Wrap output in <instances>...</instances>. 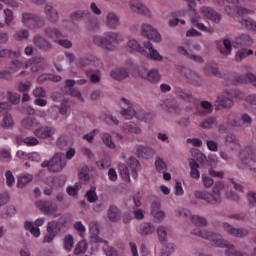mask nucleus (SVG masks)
Listing matches in <instances>:
<instances>
[{
	"instance_id": "1",
	"label": "nucleus",
	"mask_w": 256,
	"mask_h": 256,
	"mask_svg": "<svg viewBox=\"0 0 256 256\" xmlns=\"http://www.w3.org/2000/svg\"><path fill=\"white\" fill-rule=\"evenodd\" d=\"M212 247H220L225 250V255L227 256H256V249L253 254H247V252L237 250L233 244L228 240L224 239L221 234L213 233L209 239Z\"/></svg>"
},
{
	"instance_id": "27",
	"label": "nucleus",
	"mask_w": 256,
	"mask_h": 256,
	"mask_svg": "<svg viewBox=\"0 0 256 256\" xmlns=\"http://www.w3.org/2000/svg\"><path fill=\"white\" fill-rule=\"evenodd\" d=\"M123 103H125V105H128V108L122 110L121 115L122 117H124L125 119H133V117H135L136 112L135 109H133L132 107H130L131 102L125 98H122Z\"/></svg>"
},
{
	"instance_id": "57",
	"label": "nucleus",
	"mask_w": 256,
	"mask_h": 256,
	"mask_svg": "<svg viewBox=\"0 0 256 256\" xmlns=\"http://www.w3.org/2000/svg\"><path fill=\"white\" fill-rule=\"evenodd\" d=\"M93 65H95V61L89 58H82L78 62V67H80L81 69L85 67H93Z\"/></svg>"
},
{
	"instance_id": "32",
	"label": "nucleus",
	"mask_w": 256,
	"mask_h": 256,
	"mask_svg": "<svg viewBox=\"0 0 256 256\" xmlns=\"http://www.w3.org/2000/svg\"><path fill=\"white\" fill-rule=\"evenodd\" d=\"M33 181V175L31 174H24L18 177L17 187L19 189H23L26 185H29Z\"/></svg>"
},
{
	"instance_id": "22",
	"label": "nucleus",
	"mask_w": 256,
	"mask_h": 256,
	"mask_svg": "<svg viewBox=\"0 0 256 256\" xmlns=\"http://www.w3.org/2000/svg\"><path fill=\"white\" fill-rule=\"evenodd\" d=\"M45 14L48 20H50L52 23H57L59 20V12H57V9L53 7L52 5H46L45 6Z\"/></svg>"
},
{
	"instance_id": "55",
	"label": "nucleus",
	"mask_w": 256,
	"mask_h": 256,
	"mask_svg": "<svg viewBox=\"0 0 256 256\" xmlns=\"http://www.w3.org/2000/svg\"><path fill=\"white\" fill-rule=\"evenodd\" d=\"M79 179L81 181H84L85 183H87V181H89L90 177H89V167L88 166H83L80 171H79Z\"/></svg>"
},
{
	"instance_id": "24",
	"label": "nucleus",
	"mask_w": 256,
	"mask_h": 256,
	"mask_svg": "<svg viewBox=\"0 0 256 256\" xmlns=\"http://www.w3.org/2000/svg\"><path fill=\"white\" fill-rule=\"evenodd\" d=\"M1 127H3V129H13V127H15V119H13V115H11V113H4Z\"/></svg>"
},
{
	"instance_id": "59",
	"label": "nucleus",
	"mask_w": 256,
	"mask_h": 256,
	"mask_svg": "<svg viewBox=\"0 0 256 256\" xmlns=\"http://www.w3.org/2000/svg\"><path fill=\"white\" fill-rule=\"evenodd\" d=\"M32 95L37 99H41L47 96V92L45 91V89H43V87H37L33 90Z\"/></svg>"
},
{
	"instance_id": "25",
	"label": "nucleus",
	"mask_w": 256,
	"mask_h": 256,
	"mask_svg": "<svg viewBox=\"0 0 256 256\" xmlns=\"http://www.w3.org/2000/svg\"><path fill=\"white\" fill-rule=\"evenodd\" d=\"M111 77L116 81H123L129 77V71L125 68H117L111 72Z\"/></svg>"
},
{
	"instance_id": "35",
	"label": "nucleus",
	"mask_w": 256,
	"mask_h": 256,
	"mask_svg": "<svg viewBox=\"0 0 256 256\" xmlns=\"http://www.w3.org/2000/svg\"><path fill=\"white\" fill-rule=\"evenodd\" d=\"M212 234L213 232H209L201 228H196L192 231V235H195L196 237H200L201 239H206V241H209V239H211Z\"/></svg>"
},
{
	"instance_id": "49",
	"label": "nucleus",
	"mask_w": 256,
	"mask_h": 256,
	"mask_svg": "<svg viewBox=\"0 0 256 256\" xmlns=\"http://www.w3.org/2000/svg\"><path fill=\"white\" fill-rule=\"evenodd\" d=\"M25 228L27 229V231H30V233L34 235V237H39V235H41V230L37 228V226H35V224H33L32 222H26Z\"/></svg>"
},
{
	"instance_id": "56",
	"label": "nucleus",
	"mask_w": 256,
	"mask_h": 256,
	"mask_svg": "<svg viewBox=\"0 0 256 256\" xmlns=\"http://www.w3.org/2000/svg\"><path fill=\"white\" fill-rule=\"evenodd\" d=\"M154 29L155 28H153L149 24H142L140 27V31H141L142 35L147 38L149 37V35H151V33H153Z\"/></svg>"
},
{
	"instance_id": "41",
	"label": "nucleus",
	"mask_w": 256,
	"mask_h": 256,
	"mask_svg": "<svg viewBox=\"0 0 256 256\" xmlns=\"http://www.w3.org/2000/svg\"><path fill=\"white\" fill-rule=\"evenodd\" d=\"M119 172H120L122 179H124V181L131 183L129 167L126 164H119Z\"/></svg>"
},
{
	"instance_id": "36",
	"label": "nucleus",
	"mask_w": 256,
	"mask_h": 256,
	"mask_svg": "<svg viewBox=\"0 0 256 256\" xmlns=\"http://www.w3.org/2000/svg\"><path fill=\"white\" fill-rule=\"evenodd\" d=\"M249 55H253V50H249L247 48L238 50L236 52L235 61H237V63H241V61L246 57H249Z\"/></svg>"
},
{
	"instance_id": "45",
	"label": "nucleus",
	"mask_w": 256,
	"mask_h": 256,
	"mask_svg": "<svg viewBox=\"0 0 256 256\" xmlns=\"http://www.w3.org/2000/svg\"><path fill=\"white\" fill-rule=\"evenodd\" d=\"M14 39L16 41H25L29 39V30L27 29H20L14 34Z\"/></svg>"
},
{
	"instance_id": "15",
	"label": "nucleus",
	"mask_w": 256,
	"mask_h": 256,
	"mask_svg": "<svg viewBox=\"0 0 256 256\" xmlns=\"http://www.w3.org/2000/svg\"><path fill=\"white\" fill-rule=\"evenodd\" d=\"M71 19L73 21H83L84 19H91V21H96L97 18L91 15V12L88 10H78L71 14Z\"/></svg>"
},
{
	"instance_id": "64",
	"label": "nucleus",
	"mask_w": 256,
	"mask_h": 256,
	"mask_svg": "<svg viewBox=\"0 0 256 256\" xmlns=\"http://www.w3.org/2000/svg\"><path fill=\"white\" fill-rule=\"evenodd\" d=\"M249 207H256V193L250 192L247 196Z\"/></svg>"
},
{
	"instance_id": "7",
	"label": "nucleus",
	"mask_w": 256,
	"mask_h": 256,
	"mask_svg": "<svg viewBox=\"0 0 256 256\" xmlns=\"http://www.w3.org/2000/svg\"><path fill=\"white\" fill-rule=\"evenodd\" d=\"M35 205L44 215H51L55 218L59 217V214H57V210L59 209L57 203L49 200H38L35 202Z\"/></svg>"
},
{
	"instance_id": "23",
	"label": "nucleus",
	"mask_w": 256,
	"mask_h": 256,
	"mask_svg": "<svg viewBox=\"0 0 256 256\" xmlns=\"http://www.w3.org/2000/svg\"><path fill=\"white\" fill-rule=\"evenodd\" d=\"M189 167H190V177L192 179H199L201 177V172H199V162L195 159L189 160Z\"/></svg>"
},
{
	"instance_id": "52",
	"label": "nucleus",
	"mask_w": 256,
	"mask_h": 256,
	"mask_svg": "<svg viewBox=\"0 0 256 256\" xmlns=\"http://www.w3.org/2000/svg\"><path fill=\"white\" fill-rule=\"evenodd\" d=\"M86 251H87V242L85 240H82L77 243L74 253L75 255H81Z\"/></svg>"
},
{
	"instance_id": "14",
	"label": "nucleus",
	"mask_w": 256,
	"mask_h": 256,
	"mask_svg": "<svg viewBox=\"0 0 256 256\" xmlns=\"http://www.w3.org/2000/svg\"><path fill=\"white\" fill-rule=\"evenodd\" d=\"M105 25L109 29H117L121 25L119 15L115 14V12H109L105 18Z\"/></svg>"
},
{
	"instance_id": "3",
	"label": "nucleus",
	"mask_w": 256,
	"mask_h": 256,
	"mask_svg": "<svg viewBox=\"0 0 256 256\" xmlns=\"http://www.w3.org/2000/svg\"><path fill=\"white\" fill-rule=\"evenodd\" d=\"M223 189H225V184L221 181H218L214 183L212 194L207 191L197 190L194 192V197L196 199H202L210 205H217L218 203H221V191H223Z\"/></svg>"
},
{
	"instance_id": "19",
	"label": "nucleus",
	"mask_w": 256,
	"mask_h": 256,
	"mask_svg": "<svg viewBox=\"0 0 256 256\" xmlns=\"http://www.w3.org/2000/svg\"><path fill=\"white\" fill-rule=\"evenodd\" d=\"M145 49H148L149 57L152 61H163V56L159 54V51L153 47V44L148 41L144 42Z\"/></svg>"
},
{
	"instance_id": "20",
	"label": "nucleus",
	"mask_w": 256,
	"mask_h": 256,
	"mask_svg": "<svg viewBox=\"0 0 256 256\" xmlns=\"http://www.w3.org/2000/svg\"><path fill=\"white\" fill-rule=\"evenodd\" d=\"M136 152L138 157H142V159H151L155 155V150L148 146H138Z\"/></svg>"
},
{
	"instance_id": "44",
	"label": "nucleus",
	"mask_w": 256,
	"mask_h": 256,
	"mask_svg": "<svg viewBox=\"0 0 256 256\" xmlns=\"http://www.w3.org/2000/svg\"><path fill=\"white\" fill-rule=\"evenodd\" d=\"M45 34L47 37H50V39H61V37H63V34H61V32L56 28H46Z\"/></svg>"
},
{
	"instance_id": "16",
	"label": "nucleus",
	"mask_w": 256,
	"mask_h": 256,
	"mask_svg": "<svg viewBox=\"0 0 256 256\" xmlns=\"http://www.w3.org/2000/svg\"><path fill=\"white\" fill-rule=\"evenodd\" d=\"M137 231L139 235L142 236L153 235V233H155V225H153L151 222H143L138 225Z\"/></svg>"
},
{
	"instance_id": "43",
	"label": "nucleus",
	"mask_w": 256,
	"mask_h": 256,
	"mask_svg": "<svg viewBox=\"0 0 256 256\" xmlns=\"http://www.w3.org/2000/svg\"><path fill=\"white\" fill-rule=\"evenodd\" d=\"M191 221L194 225H197V227H207L208 225L207 219L199 215L192 216Z\"/></svg>"
},
{
	"instance_id": "46",
	"label": "nucleus",
	"mask_w": 256,
	"mask_h": 256,
	"mask_svg": "<svg viewBox=\"0 0 256 256\" xmlns=\"http://www.w3.org/2000/svg\"><path fill=\"white\" fill-rule=\"evenodd\" d=\"M129 49H131L132 51H137L138 53H147L143 47H141V44H139V42H137V40H129L127 43Z\"/></svg>"
},
{
	"instance_id": "9",
	"label": "nucleus",
	"mask_w": 256,
	"mask_h": 256,
	"mask_svg": "<svg viewBox=\"0 0 256 256\" xmlns=\"http://www.w3.org/2000/svg\"><path fill=\"white\" fill-rule=\"evenodd\" d=\"M130 9L134 13H137V15H144L145 17H149V15H151L149 8L145 7V5L139 2V0H131Z\"/></svg>"
},
{
	"instance_id": "42",
	"label": "nucleus",
	"mask_w": 256,
	"mask_h": 256,
	"mask_svg": "<svg viewBox=\"0 0 256 256\" xmlns=\"http://www.w3.org/2000/svg\"><path fill=\"white\" fill-rule=\"evenodd\" d=\"M215 125H217V119L214 117H208L200 124V127L202 129H213Z\"/></svg>"
},
{
	"instance_id": "61",
	"label": "nucleus",
	"mask_w": 256,
	"mask_h": 256,
	"mask_svg": "<svg viewBox=\"0 0 256 256\" xmlns=\"http://www.w3.org/2000/svg\"><path fill=\"white\" fill-rule=\"evenodd\" d=\"M57 227H58L57 221H51L48 223L47 232L50 233L51 235L57 236V231H58Z\"/></svg>"
},
{
	"instance_id": "28",
	"label": "nucleus",
	"mask_w": 256,
	"mask_h": 256,
	"mask_svg": "<svg viewBox=\"0 0 256 256\" xmlns=\"http://www.w3.org/2000/svg\"><path fill=\"white\" fill-rule=\"evenodd\" d=\"M101 141L105 145V147H108V149H116L117 146L115 145V142H113V138L111 137V134L107 132H102L100 134Z\"/></svg>"
},
{
	"instance_id": "40",
	"label": "nucleus",
	"mask_w": 256,
	"mask_h": 256,
	"mask_svg": "<svg viewBox=\"0 0 256 256\" xmlns=\"http://www.w3.org/2000/svg\"><path fill=\"white\" fill-rule=\"evenodd\" d=\"M200 107L204 109V111H199V115H211V113H213V104L209 101L200 102Z\"/></svg>"
},
{
	"instance_id": "30",
	"label": "nucleus",
	"mask_w": 256,
	"mask_h": 256,
	"mask_svg": "<svg viewBox=\"0 0 256 256\" xmlns=\"http://www.w3.org/2000/svg\"><path fill=\"white\" fill-rule=\"evenodd\" d=\"M124 133H135V135H141V128L134 122H130L122 127Z\"/></svg>"
},
{
	"instance_id": "60",
	"label": "nucleus",
	"mask_w": 256,
	"mask_h": 256,
	"mask_svg": "<svg viewBox=\"0 0 256 256\" xmlns=\"http://www.w3.org/2000/svg\"><path fill=\"white\" fill-rule=\"evenodd\" d=\"M155 167L157 171L161 172L167 169V164L165 163V161H163V159L158 157L156 158V161H155Z\"/></svg>"
},
{
	"instance_id": "62",
	"label": "nucleus",
	"mask_w": 256,
	"mask_h": 256,
	"mask_svg": "<svg viewBox=\"0 0 256 256\" xmlns=\"http://www.w3.org/2000/svg\"><path fill=\"white\" fill-rule=\"evenodd\" d=\"M157 234L159 237V240L163 243V241H167V230L163 226H159L157 228Z\"/></svg>"
},
{
	"instance_id": "58",
	"label": "nucleus",
	"mask_w": 256,
	"mask_h": 256,
	"mask_svg": "<svg viewBox=\"0 0 256 256\" xmlns=\"http://www.w3.org/2000/svg\"><path fill=\"white\" fill-rule=\"evenodd\" d=\"M4 23H6L7 25H11V23H13V19H15V17L13 16V12L11 11V9H5L4 10Z\"/></svg>"
},
{
	"instance_id": "39",
	"label": "nucleus",
	"mask_w": 256,
	"mask_h": 256,
	"mask_svg": "<svg viewBox=\"0 0 256 256\" xmlns=\"http://www.w3.org/2000/svg\"><path fill=\"white\" fill-rule=\"evenodd\" d=\"M128 166L132 169L134 177H137V171H141V164L139 163V160L133 157L129 158Z\"/></svg>"
},
{
	"instance_id": "33",
	"label": "nucleus",
	"mask_w": 256,
	"mask_h": 256,
	"mask_svg": "<svg viewBox=\"0 0 256 256\" xmlns=\"http://www.w3.org/2000/svg\"><path fill=\"white\" fill-rule=\"evenodd\" d=\"M144 79H147L150 83H159L161 81V75H159V71L150 70L147 72L146 76H143Z\"/></svg>"
},
{
	"instance_id": "21",
	"label": "nucleus",
	"mask_w": 256,
	"mask_h": 256,
	"mask_svg": "<svg viewBox=\"0 0 256 256\" xmlns=\"http://www.w3.org/2000/svg\"><path fill=\"white\" fill-rule=\"evenodd\" d=\"M191 23L194 27H196L200 31H204L205 33H213L214 32L213 28H209L201 22V16H199V15L192 17Z\"/></svg>"
},
{
	"instance_id": "47",
	"label": "nucleus",
	"mask_w": 256,
	"mask_h": 256,
	"mask_svg": "<svg viewBox=\"0 0 256 256\" xmlns=\"http://www.w3.org/2000/svg\"><path fill=\"white\" fill-rule=\"evenodd\" d=\"M240 116L235 112H230L228 114V123L232 125V127H239L241 123L239 122Z\"/></svg>"
},
{
	"instance_id": "34",
	"label": "nucleus",
	"mask_w": 256,
	"mask_h": 256,
	"mask_svg": "<svg viewBox=\"0 0 256 256\" xmlns=\"http://www.w3.org/2000/svg\"><path fill=\"white\" fill-rule=\"evenodd\" d=\"M56 145L58 149L66 150L71 147V141L67 136H60L56 141Z\"/></svg>"
},
{
	"instance_id": "26",
	"label": "nucleus",
	"mask_w": 256,
	"mask_h": 256,
	"mask_svg": "<svg viewBox=\"0 0 256 256\" xmlns=\"http://www.w3.org/2000/svg\"><path fill=\"white\" fill-rule=\"evenodd\" d=\"M202 13H204V15L208 17V19L214 21V23H219V21H221V17L219 16V14L212 8L204 7L202 8Z\"/></svg>"
},
{
	"instance_id": "10",
	"label": "nucleus",
	"mask_w": 256,
	"mask_h": 256,
	"mask_svg": "<svg viewBox=\"0 0 256 256\" xmlns=\"http://www.w3.org/2000/svg\"><path fill=\"white\" fill-rule=\"evenodd\" d=\"M151 215L156 223H161L165 219V211L161 210V202L155 201L151 205Z\"/></svg>"
},
{
	"instance_id": "37",
	"label": "nucleus",
	"mask_w": 256,
	"mask_h": 256,
	"mask_svg": "<svg viewBox=\"0 0 256 256\" xmlns=\"http://www.w3.org/2000/svg\"><path fill=\"white\" fill-rule=\"evenodd\" d=\"M22 126L24 127V129L31 130L35 129V127H39V123L35 118L28 117L22 121Z\"/></svg>"
},
{
	"instance_id": "29",
	"label": "nucleus",
	"mask_w": 256,
	"mask_h": 256,
	"mask_svg": "<svg viewBox=\"0 0 256 256\" xmlns=\"http://www.w3.org/2000/svg\"><path fill=\"white\" fill-rule=\"evenodd\" d=\"M239 23L246 29H249L250 31H256V22L253 21L248 16H242L239 18Z\"/></svg>"
},
{
	"instance_id": "12",
	"label": "nucleus",
	"mask_w": 256,
	"mask_h": 256,
	"mask_svg": "<svg viewBox=\"0 0 256 256\" xmlns=\"http://www.w3.org/2000/svg\"><path fill=\"white\" fill-rule=\"evenodd\" d=\"M13 67L7 68V70L0 72V79H11V73H17L19 69H23L24 64L19 60H15L12 63Z\"/></svg>"
},
{
	"instance_id": "4",
	"label": "nucleus",
	"mask_w": 256,
	"mask_h": 256,
	"mask_svg": "<svg viewBox=\"0 0 256 256\" xmlns=\"http://www.w3.org/2000/svg\"><path fill=\"white\" fill-rule=\"evenodd\" d=\"M66 166L67 160L65 159V155L63 153H56L50 161L45 160L41 164V167H47L51 173H59V171H63Z\"/></svg>"
},
{
	"instance_id": "6",
	"label": "nucleus",
	"mask_w": 256,
	"mask_h": 256,
	"mask_svg": "<svg viewBox=\"0 0 256 256\" xmlns=\"http://www.w3.org/2000/svg\"><path fill=\"white\" fill-rule=\"evenodd\" d=\"M222 229L229 235L230 237H235L236 239H245V237H249V230L246 228H237L231 225L229 222H223L221 224Z\"/></svg>"
},
{
	"instance_id": "8",
	"label": "nucleus",
	"mask_w": 256,
	"mask_h": 256,
	"mask_svg": "<svg viewBox=\"0 0 256 256\" xmlns=\"http://www.w3.org/2000/svg\"><path fill=\"white\" fill-rule=\"evenodd\" d=\"M233 105V94H231V92H224L215 100L216 111H221V109H231Z\"/></svg>"
},
{
	"instance_id": "11",
	"label": "nucleus",
	"mask_w": 256,
	"mask_h": 256,
	"mask_svg": "<svg viewBox=\"0 0 256 256\" xmlns=\"http://www.w3.org/2000/svg\"><path fill=\"white\" fill-rule=\"evenodd\" d=\"M34 135L39 139H51L55 135V128L51 126H42L34 131Z\"/></svg>"
},
{
	"instance_id": "54",
	"label": "nucleus",
	"mask_w": 256,
	"mask_h": 256,
	"mask_svg": "<svg viewBox=\"0 0 256 256\" xmlns=\"http://www.w3.org/2000/svg\"><path fill=\"white\" fill-rule=\"evenodd\" d=\"M63 243H64V248L66 249V251H71V249H73V245L75 243L73 241V236L71 234H67L63 239Z\"/></svg>"
},
{
	"instance_id": "13",
	"label": "nucleus",
	"mask_w": 256,
	"mask_h": 256,
	"mask_svg": "<svg viewBox=\"0 0 256 256\" xmlns=\"http://www.w3.org/2000/svg\"><path fill=\"white\" fill-rule=\"evenodd\" d=\"M33 43L38 49L42 51H51L53 49V45L49 40L43 38L41 35H36L33 38Z\"/></svg>"
},
{
	"instance_id": "17",
	"label": "nucleus",
	"mask_w": 256,
	"mask_h": 256,
	"mask_svg": "<svg viewBox=\"0 0 256 256\" xmlns=\"http://www.w3.org/2000/svg\"><path fill=\"white\" fill-rule=\"evenodd\" d=\"M107 217L111 223H118L121 221V211L115 205H111L107 210Z\"/></svg>"
},
{
	"instance_id": "18",
	"label": "nucleus",
	"mask_w": 256,
	"mask_h": 256,
	"mask_svg": "<svg viewBox=\"0 0 256 256\" xmlns=\"http://www.w3.org/2000/svg\"><path fill=\"white\" fill-rule=\"evenodd\" d=\"M182 73L190 83H193L194 85H199V83H201V76H199L197 72H194L189 68H183Z\"/></svg>"
},
{
	"instance_id": "50",
	"label": "nucleus",
	"mask_w": 256,
	"mask_h": 256,
	"mask_svg": "<svg viewBox=\"0 0 256 256\" xmlns=\"http://www.w3.org/2000/svg\"><path fill=\"white\" fill-rule=\"evenodd\" d=\"M238 123H240L238 124V127H243V125L251 126L253 123V118H251V116L248 114H241Z\"/></svg>"
},
{
	"instance_id": "38",
	"label": "nucleus",
	"mask_w": 256,
	"mask_h": 256,
	"mask_svg": "<svg viewBox=\"0 0 256 256\" xmlns=\"http://www.w3.org/2000/svg\"><path fill=\"white\" fill-rule=\"evenodd\" d=\"M165 107L167 111L170 113H175L176 111H179V103L175 99H168L165 101Z\"/></svg>"
},
{
	"instance_id": "53",
	"label": "nucleus",
	"mask_w": 256,
	"mask_h": 256,
	"mask_svg": "<svg viewBox=\"0 0 256 256\" xmlns=\"http://www.w3.org/2000/svg\"><path fill=\"white\" fill-rule=\"evenodd\" d=\"M6 99L12 103V105L19 104V101H21V95L13 92H7Z\"/></svg>"
},
{
	"instance_id": "63",
	"label": "nucleus",
	"mask_w": 256,
	"mask_h": 256,
	"mask_svg": "<svg viewBox=\"0 0 256 256\" xmlns=\"http://www.w3.org/2000/svg\"><path fill=\"white\" fill-rule=\"evenodd\" d=\"M31 82H20L18 85V91H20V93H29L30 89H31Z\"/></svg>"
},
{
	"instance_id": "51",
	"label": "nucleus",
	"mask_w": 256,
	"mask_h": 256,
	"mask_svg": "<svg viewBox=\"0 0 256 256\" xmlns=\"http://www.w3.org/2000/svg\"><path fill=\"white\" fill-rule=\"evenodd\" d=\"M175 251V244L167 243L163 246L160 256H169Z\"/></svg>"
},
{
	"instance_id": "2",
	"label": "nucleus",
	"mask_w": 256,
	"mask_h": 256,
	"mask_svg": "<svg viewBox=\"0 0 256 256\" xmlns=\"http://www.w3.org/2000/svg\"><path fill=\"white\" fill-rule=\"evenodd\" d=\"M93 41L105 51H115V45L123 42V35L119 32H108L105 36H94Z\"/></svg>"
},
{
	"instance_id": "48",
	"label": "nucleus",
	"mask_w": 256,
	"mask_h": 256,
	"mask_svg": "<svg viewBox=\"0 0 256 256\" xmlns=\"http://www.w3.org/2000/svg\"><path fill=\"white\" fill-rule=\"evenodd\" d=\"M97 188L95 187H91L89 189V191H87L86 193V199L89 201V203H97L99 197H97V192L96 191Z\"/></svg>"
},
{
	"instance_id": "31",
	"label": "nucleus",
	"mask_w": 256,
	"mask_h": 256,
	"mask_svg": "<svg viewBox=\"0 0 256 256\" xmlns=\"http://www.w3.org/2000/svg\"><path fill=\"white\" fill-rule=\"evenodd\" d=\"M218 50L220 51L221 55H231V51H233V46L231 44V40L224 39L223 46H219Z\"/></svg>"
},
{
	"instance_id": "5",
	"label": "nucleus",
	"mask_w": 256,
	"mask_h": 256,
	"mask_svg": "<svg viewBox=\"0 0 256 256\" xmlns=\"http://www.w3.org/2000/svg\"><path fill=\"white\" fill-rule=\"evenodd\" d=\"M21 23L28 29H39L45 26V20L39 15L31 12H23L21 15Z\"/></svg>"
}]
</instances>
